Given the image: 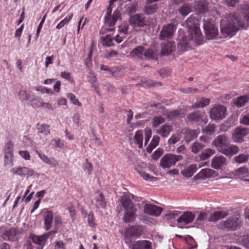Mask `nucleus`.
<instances>
[{
  "mask_svg": "<svg viewBox=\"0 0 249 249\" xmlns=\"http://www.w3.org/2000/svg\"><path fill=\"white\" fill-rule=\"evenodd\" d=\"M183 26L188 29L187 35L182 37L178 43V47L181 51H185L189 47L191 43L198 45L203 41V36L199 29L197 19L193 16H190Z\"/></svg>",
  "mask_w": 249,
  "mask_h": 249,
  "instance_id": "obj_1",
  "label": "nucleus"
},
{
  "mask_svg": "<svg viewBox=\"0 0 249 249\" xmlns=\"http://www.w3.org/2000/svg\"><path fill=\"white\" fill-rule=\"evenodd\" d=\"M239 15L234 13L226 16L220 21L221 34L225 37L232 36L242 28Z\"/></svg>",
  "mask_w": 249,
  "mask_h": 249,
  "instance_id": "obj_2",
  "label": "nucleus"
},
{
  "mask_svg": "<svg viewBox=\"0 0 249 249\" xmlns=\"http://www.w3.org/2000/svg\"><path fill=\"white\" fill-rule=\"evenodd\" d=\"M212 145L214 146L219 152L227 156H232L238 153L239 151L238 147L230 143L228 137L224 134L220 135L214 138Z\"/></svg>",
  "mask_w": 249,
  "mask_h": 249,
  "instance_id": "obj_3",
  "label": "nucleus"
},
{
  "mask_svg": "<svg viewBox=\"0 0 249 249\" xmlns=\"http://www.w3.org/2000/svg\"><path fill=\"white\" fill-rule=\"evenodd\" d=\"M121 203L124 213L123 219L125 223L134 221L137 217V208L130 198L127 196H123L121 199Z\"/></svg>",
  "mask_w": 249,
  "mask_h": 249,
  "instance_id": "obj_4",
  "label": "nucleus"
},
{
  "mask_svg": "<svg viewBox=\"0 0 249 249\" xmlns=\"http://www.w3.org/2000/svg\"><path fill=\"white\" fill-rule=\"evenodd\" d=\"M130 55L132 57L140 59H156V54L151 49H145L142 46H139L132 50Z\"/></svg>",
  "mask_w": 249,
  "mask_h": 249,
  "instance_id": "obj_5",
  "label": "nucleus"
},
{
  "mask_svg": "<svg viewBox=\"0 0 249 249\" xmlns=\"http://www.w3.org/2000/svg\"><path fill=\"white\" fill-rule=\"evenodd\" d=\"M182 157L173 154H167L162 157L160 160V166L163 169L170 168L175 165L177 162L181 160Z\"/></svg>",
  "mask_w": 249,
  "mask_h": 249,
  "instance_id": "obj_6",
  "label": "nucleus"
},
{
  "mask_svg": "<svg viewBox=\"0 0 249 249\" xmlns=\"http://www.w3.org/2000/svg\"><path fill=\"white\" fill-rule=\"evenodd\" d=\"M203 21L206 38L209 40L216 39L218 35V29L210 20L203 19Z\"/></svg>",
  "mask_w": 249,
  "mask_h": 249,
  "instance_id": "obj_7",
  "label": "nucleus"
},
{
  "mask_svg": "<svg viewBox=\"0 0 249 249\" xmlns=\"http://www.w3.org/2000/svg\"><path fill=\"white\" fill-rule=\"evenodd\" d=\"M226 115V107L220 105L214 106L210 110V118L214 121L221 120L224 118Z\"/></svg>",
  "mask_w": 249,
  "mask_h": 249,
  "instance_id": "obj_8",
  "label": "nucleus"
},
{
  "mask_svg": "<svg viewBox=\"0 0 249 249\" xmlns=\"http://www.w3.org/2000/svg\"><path fill=\"white\" fill-rule=\"evenodd\" d=\"M10 172L13 175L19 176L21 178H29L34 175L33 170L23 166H18L13 168Z\"/></svg>",
  "mask_w": 249,
  "mask_h": 249,
  "instance_id": "obj_9",
  "label": "nucleus"
},
{
  "mask_svg": "<svg viewBox=\"0 0 249 249\" xmlns=\"http://www.w3.org/2000/svg\"><path fill=\"white\" fill-rule=\"evenodd\" d=\"M176 29V27L175 25L172 23H170L164 25L159 35V38L161 40H166L171 38Z\"/></svg>",
  "mask_w": 249,
  "mask_h": 249,
  "instance_id": "obj_10",
  "label": "nucleus"
},
{
  "mask_svg": "<svg viewBox=\"0 0 249 249\" xmlns=\"http://www.w3.org/2000/svg\"><path fill=\"white\" fill-rule=\"evenodd\" d=\"M228 163V159L222 155L216 156L213 158L211 166L215 170H220Z\"/></svg>",
  "mask_w": 249,
  "mask_h": 249,
  "instance_id": "obj_11",
  "label": "nucleus"
},
{
  "mask_svg": "<svg viewBox=\"0 0 249 249\" xmlns=\"http://www.w3.org/2000/svg\"><path fill=\"white\" fill-rule=\"evenodd\" d=\"M249 133V129L248 128H236L232 135V138L234 142H240L243 141V138L246 136Z\"/></svg>",
  "mask_w": 249,
  "mask_h": 249,
  "instance_id": "obj_12",
  "label": "nucleus"
},
{
  "mask_svg": "<svg viewBox=\"0 0 249 249\" xmlns=\"http://www.w3.org/2000/svg\"><path fill=\"white\" fill-rule=\"evenodd\" d=\"M129 23L133 27H143L147 24V21L143 15L135 14L129 18Z\"/></svg>",
  "mask_w": 249,
  "mask_h": 249,
  "instance_id": "obj_13",
  "label": "nucleus"
},
{
  "mask_svg": "<svg viewBox=\"0 0 249 249\" xmlns=\"http://www.w3.org/2000/svg\"><path fill=\"white\" fill-rule=\"evenodd\" d=\"M144 213L148 215L158 216L162 211V209L154 205L145 204L143 206Z\"/></svg>",
  "mask_w": 249,
  "mask_h": 249,
  "instance_id": "obj_14",
  "label": "nucleus"
},
{
  "mask_svg": "<svg viewBox=\"0 0 249 249\" xmlns=\"http://www.w3.org/2000/svg\"><path fill=\"white\" fill-rule=\"evenodd\" d=\"M240 224V221L236 217H231L223 223L224 228L231 230H236Z\"/></svg>",
  "mask_w": 249,
  "mask_h": 249,
  "instance_id": "obj_15",
  "label": "nucleus"
},
{
  "mask_svg": "<svg viewBox=\"0 0 249 249\" xmlns=\"http://www.w3.org/2000/svg\"><path fill=\"white\" fill-rule=\"evenodd\" d=\"M243 15H239L240 24L243 29L246 28L249 26V6L246 5L242 8Z\"/></svg>",
  "mask_w": 249,
  "mask_h": 249,
  "instance_id": "obj_16",
  "label": "nucleus"
},
{
  "mask_svg": "<svg viewBox=\"0 0 249 249\" xmlns=\"http://www.w3.org/2000/svg\"><path fill=\"white\" fill-rule=\"evenodd\" d=\"M215 172L210 168H206L201 170L194 177V178H207L215 177Z\"/></svg>",
  "mask_w": 249,
  "mask_h": 249,
  "instance_id": "obj_17",
  "label": "nucleus"
},
{
  "mask_svg": "<svg viewBox=\"0 0 249 249\" xmlns=\"http://www.w3.org/2000/svg\"><path fill=\"white\" fill-rule=\"evenodd\" d=\"M195 217V215L191 212H186L180 215L177 219L178 223H184L186 224L191 223Z\"/></svg>",
  "mask_w": 249,
  "mask_h": 249,
  "instance_id": "obj_18",
  "label": "nucleus"
},
{
  "mask_svg": "<svg viewBox=\"0 0 249 249\" xmlns=\"http://www.w3.org/2000/svg\"><path fill=\"white\" fill-rule=\"evenodd\" d=\"M194 7L196 14H203L207 11L208 3L205 0H201L196 2Z\"/></svg>",
  "mask_w": 249,
  "mask_h": 249,
  "instance_id": "obj_19",
  "label": "nucleus"
},
{
  "mask_svg": "<svg viewBox=\"0 0 249 249\" xmlns=\"http://www.w3.org/2000/svg\"><path fill=\"white\" fill-rule=\"evenodd\" d=\"M161 54L168 55L175 50V46L171 42H167L161 45Z\"/></svg>",
  "mask_w": 249,
  "mask_h": 249,
  "instance_id": "obj_20",
  "label": "nucleus"
},
{
  "mask_svg": "<svg viewBox=\"0 0 249 249\" xmlns=\"http://www.w3.org/2000/svg\"><path fill=\"white\" fill-rule=\"evenodd\" d=\"M173 127L168 124H164L161 126L157 130V133L162 137H167L172 131Z\"/></svg>",
  "mask_w": 249,
  "mask_h": 249,
  "instance_id": "obj_21",
  "label": "nucleus"
},
{
  "mask_svg": "<svg viewBox=\"0 0 249 249\" xmlns=\"http://www.w3.org/2000/svg\"><path fill=\"white\" fill-rule=\"evenodd\" d=\"M107 201L103 193H99L95 199V206L98 209H105L107 206Z\"/></svg>",
  "mask_w": 249,
  "mask_h": 249,
  "instance_id": "obj_22",
  "label": "nucleus"
},
{
  "mask_svg": "<svg viewBox=\"0 0 249 249\" xmlns=\"http://www.w3.org/2000/svg\"><path fill=\"white\" fill-rule=\"evenodd\" d=\"M202 119V116L199 111H195L189 114L186 121L188 122L196 123Z\"/></svg>",
  "mask_w": 249,
  "mask_h": 249,
  "instance_id": "obj_23",
  "label": "nucleus"
},
{
  "mask_svg": "<svg viewBox=\"0 0 249 249\" xmlns=\"http://www.w3.org/2000/svg\"><path fill=\"white\" fill-rule=\"evenodd\" d=\"M228 215L227 212L222 211H217L212 213L208 218V221L210 222H215L220 219L223 218Z\"/></svg>",
  "mask_w": 249,
  "mask_h": 249,
  "instance_id": "obj_24",
  "label": "nucleus"
},
{
  "mask_svg": "<svg viewBox=\"0 0 249 249\" xmlns=\"http://www.w3.org/2000/svg\"><path fill=\"white\" fill-rule=\"evenodd\" d=\"M183 133L184 139L187 142H189L197 136V133L195 130L185 129Z\"/></svg>",
  "mask_w": 249,
  "mask_h": 249,
  "instance_id": "obj_25",
  "label": "nucleus"
},
{
  "mask_svg": "<svg viewBox=\"0 0 249 249\" xmlns=\"http://www.w3.org/2000/svg\"><path fill=\"white\" fill-rule=\"evenodd\" d=\"M17 231L15 228H11L5 231L2 235V238L5 240H14Z\"/></svg>",
  "mask_w": 249,
  "mask_h": 249,
  "instance_id": "obj_26",
  "label": "nucleus"
},
{
  "mask_svg": "<svg viewBox=\"0 0 249 249\" xmlns=\"http://www.w3.org/2000/svg\"><path fill=\"white\" fill-rule=\"evenodd\" d=\"M197 166L196 164H192L184 169L181 172V174L185 177H191L196 171Z\"/></svg>",
  "mask_w": 249,
  "mask_h": 249,
  "instance_id": "obj_27",
  "label": "nucleus"
},
{
  "mask_svg": "<svg viewBox=\"0 0 249 249\" xmlns=\"http://www.w3.org/2000/svg\"><path fill=\"white\" fill-rule=\"evenodd\" d=\"M53 219V213L51 211H47L44 215V224L47 230L51 228Z\"/></svg>",
  "mask_w": 249,
  "mask_h": 249,
  "instance_id": "obj_28",
  "label": "nucleus"
},
{
  "mask_svg": "<svg viewBox=\"0 0 249 249\" xmlns=\"http://www.w3.org/2000/svg\"><path fill=\"white\" fill-rule=\"evenodd\" d=\"M121 15L118 11H115L113 13V16H111L109 19H105V23L111 27L115 25L117 19L120 17Z\"/></svg>",
  "mask_w": 249,
  "mask_h": 249,
  "instance_id": "obj_29",
  "label": "nucleus"
},
{
  "mask_svg": "<svg viewBox=\"0 0 249 249\" xmlns=\"http://www.w3.org/2000/svg\"><path fill=\"white\" fill-rule=\"evenodd\" d=\"M121 15L118 11H115L113 13V16H111L109 19H105V23L111 27L115 25L117 19L120 17Z\"/></svg>",
  "mask_w": 249,
  "mask_h": 249,
  "instance_id": "obj_30",
  "label": "nucleus"
},
{
  "mask_svg": "<svg viewBox=\"0 0 249 249\" xmlns=\"http://www.w3.org/2000/svg\"><path fill=\"white\" fill-rule=\"evenodd\" d=\"M249 160V154L248 153L240 154L233 158L234 161L238 163H243Z\"/></svg>",
  "mask_w": 249,
  "mask_h": 249,
  "instance_id": "obj_31",
  "label": "nucleus"
},
{
  "mask_svg": "<svg viewBox=\"0 0 249 249\" xmlns=\"http://www.w3.org/2000/svg\"><path fill=\"white\" fill-rule=\"evenodd\" d=\"M166 115L169 121H173L184 117L183 113H180L176 110L167 113Z\"/></svg>",
  "mask_w": 249,
  "mask_h": 249,
  "instance_id": "obj_32",
  "label": "nucleus"
},
{
  "mask_svg": "<svg viewBox=\"0 0 249 249\" xmlns=\"http://www.w3.org/2000/svg\"><path fill=\"white\" fill-rule=\"evenodd\" d=\"M210 99L208 98H202L192 106V107L195 108H201L208 106L210 103Z\"/></svg>",
  "mask_w": 249,
  "mask_h": 249,
  "instance_id": "obj_33",
  "label": "nucleus"
},
{
  "mask_svg": "<svg viewBox=\"0 0 249 249\" xmlns=\"http://www.w3.org/2000/svg\"><path fill=\"white\" fill-rule=\"evenodd\" d=\"M215 153V150L211 148L205 149L200 155V159L204 160L209 159Z\"/></svg>",
  "mask_w": 249,
  "mask_h": 249,
  "instance_id": "obj_34",
  "label": "nucleus"
},
{
  "mask_svg": "<svg viewBox=\"0 0 249 249\" xmlns=\"http://www.w3.org/2000/svg\"><path fill=\"white\" fill-rule=\"evenodd\" d=\"M160 138L158 136H154L149 144L146 148V150L148 153H151L153 149L155 148L159 144Z\"/></svg>",
  "mask_w": 249,
  "mask_h": 249,
  "instance_id": "obj_35",
  "label": "nucleus"
},
{
  "mask_svg": "<svg viewBox=\"0 0 249 249\" xmlns=\"http://www.w3.org/2000/svg\"><path fill=\"white\" fill-rule=\"evenodd\" d=\"M234 175L239 178H242L249 176L248 169L245 167H240L235 171Z\"/></svg>",
  "mask_w": 249,
  "mask_h": 249,
  "instance_id": "obj_36",
  "label": "nucleus"
},
{
  "mask_svg": "<svg viewBox=\"0 0 249 249\" xmlns=\"http://www.w3.org/2000/svg\"><path fill=\"white\" fill-rule=\"evenodd\" d=\"M178 11L182 16H186L191 11V6L188 4H184L178 9Z\"/></svg>",
  "mask_w": 249,
  "mask_h": 249,
  "instance_id": "obj_37",
  "label": "nucleus"
},
{
  "mask_svg": "<svg viewBox=\"0 0 249 249\" xmlns=\"http://www.w3.org/2000/svg\"><path fill=\"white\" fill-rule=\"evenodd\" d=\"M249 100V98L248 96H240L237 98L234 103L236 106L239 107L244 106Z\"/></svg>",
  "mask_w": 249,
  "mask_h": 249,
  "instance_id": "obj_38",
  "label": "nucleus"
},
{
  "mask_svg": "<svg viewBox=\"0 0 249 249\" xmlns=\"http://www.w3.org/2000/svg\"><path fill=\"white\" fill-rule=\"evenodd\" d=\"M143 231V227L140 226H134L131 228V233L134 236L139 237L142 234Z\"/></svg>",
  "mask_w": 249,
  "mask_h": 249,
  "instance_id": "obj_39",
  "label": "nucleus"
},
{
  "mask_svg": "<svg viewBox=\"0 0 249 249\" xmlns=\"http://www.w3.org/2000/svg\"><path fill=\"white\" fill-rule=\"evenodd\" d=\"M37 130L39 133L44 135H48L50 133L49 125L45 124H38Z\"/></svg>",
  "mask_w": 249,
  "mask_h": 249,
  "instance_id": "obj_40",
  "label": "nucleus"
},
{
  "mask_svg": "<svg viewBox=\"0 0 249 249\" xmlns=\"http://www.w3.org/2000/svg\"><path fill=\"white\" fill-rule=\"evenodd\" d=\"M204 147V146L202 144L198 142H195L192 144L191 149L193 153L196 154L202 150Z\"/></svg>",
  "mask_w": 249,
  "mask_h": 249,
  "instance_id": "obj_41",
  "label": "nucleus"
},
{
  "mask_svg": "<svg viewBox=\"0 0 249 249\" xmlns=\"http://www.w3.org/2000/svg\"><path fill=\"white\" fill-rule=\"evenodd\" d=\"M13 154L11 153H5L4 155V165L11 167L13 165Z\"/></svg>",
  "mask_w": 249,
  "mask_h": 249,
  "instance_id": "obj_42",
  "label": "nucleus"
},
{
  "mask_svg": "<svg viewBox=\"0 0 249 249\" xmlns=\"http://www.w3.org/2000/svg\"><path fill=\"white\" fill-rule=\"evenodd\" d=\"M101 39L104 46L109 47L113 45V38L109 35H107L106 37H101Z\"/></svg>",
  "mask_w": 249,
  "mask_h": 249,
  "instance_id": "obj_43",
  "label": "nucleus"
},
{
  "mask_svg": "<svg viewBox=\"0 0 249 249\" xmlns=\"http://www.w3.org/2000/svg\"><path fill=\"white\" fill-rule=\"evenodd\" d=\"M134 139L136 140V143L139 145V147L142 148V147L143 140L142 132L141 131H137L134 136Z\"/></svg>",
  "mask_w": 249,
  "mask_h": 249,
  "instance_id": "obj_44",
  "label": "nucleus"
},
{
  "mask_svg": "<svg viewBox=\"0 0 249 249\" xmlns=\"http://www.w3.org/2000/svg\"><path fill=\"white\" fill-rule=\"evenodd\" d=\"M159 85H160V83L154 82L153 81L151 80H142L141 81V83L137 84L136 85V86H142L144 87H149L150 86L156 87L158 86Z\"/></svg>",
  "mask_w": 249,
  "mask_h": 249,
  "instance_id": "obj_45",
  "label": "nucleus"
},
{
  "mask_svg": "<svg viewBox=\"0 0 249 249\" xmlns=\"http://www.w3.org/2000/svg\"><path fill=\"white\" fill-rule=\"evenodd\" d=\"M46 240L47 239L44 237V234L41 236H34L32 237L33 242L36 244L41 245L44 244Z\"/></svg>",
  "mask_w": 249,
  "mask_h": 249,
  "instance_id": "obj_46",
  "label": "nucleus"
},
{
  "mask_svg": "<svg viewBox=\"0 0 249 249\" xmlns=\"http://www.w3.org/2000/svg\"><path fill=\"white\" fill-rule=\"evenodd\" d=\"M137 170L140 176L145 180L154 181L158 179V178L151 176L142 171L139 170L138 169H137Z\"/></svg>",
  "mask_w": 249,
  "mask_h": 249,
  "instance_id": "obj_47",
  "label": "nucleus"
},
{
  "mask_svg": "<svg viewBox=\"0 0 249 249\" xmlns=\"http://www.w3.org/2000/svg\"><path fill=\"white\" fill-rule=\"evenodd\" d=\"M165 122V119L161 116L154 117L152 119L153 126L156 127Z\"/></svg>",
  "mask_w": 249,
  "mask_h": 249,
  "instance_id": "obj_48",
  "label": "nucleus"
},
{
  "mask_svg": "<svg viewBox=\"0 0 249 249\" xmlns=\"http://www.w3.org/2000/svg\"><path fill=\"white\" fill-rule=\"evenodd\" d=\"M73 16L72 14H71L70 15L67 16L63 20H62L57 25L56 28L59 29L63 27L65 24L68 23L71 20Z\"/></svg>",
  "mask_w": 249,
  "mask_h": 249,
  "instance_id": "obj_49",
  "label": "nucleus"
},
{
  "mask_svg": "<svg viewBox=\"0 0 249 249\" xmlns=\"http://www.w3.org/2000/svg\"><path fill=\"white\" fill-rule=\"evenodd\" d=\"M215 125L213 124H209L203 129L204 132L211 135L215 132Z\"/></svg>",
  "mask_w": 249,
  "mask_h": 249,
  "instance_id": "obj_50",
  "label": "nucleus"
},
{
  "mask_svg": "<svg viewBox=\"0 0 249 249\" xmlns=\"http://www.w3.org/2000/svg\"><path fill=\"white\" fill-rule=\"evenodd\" d=\"M157 9V7L155 4L146 6L144 8L145 12L148 15L154 13Z\"/></svg>",
  "mask_w": 249,
  "mask_h": 249,
  "instance_id": "obj_51",
  "label": "nucleus"
},
{
  "mask_svg": "<svg viewBox=\"0 0 249 249\" xmlns=\"http://www.w3.org/2000/svg\"><path fill=\"white\" fill-rule=\"evenodd\" d=\"M139 243L142 249H152V243L148 240H140Z\"/></svg>",
  "mask_w": 249,
  "mask_h": 249,
  "instance_id": "obj_52",
  "label": "nucleus"
},
{
  "mask_svg": "<svg viewBox=\"0 0 249 249\" xmlns=\"http://www.w3.org/2000/svg\"><path fill=\"white\" fill-rule=\"evenodd\" d=\"M50 145L52 147L55 148H62L63 146V144L60 142L59 139H55L51 141Z\"/></svg>",
  "mask_w": 249,
  "mask_h": 249,
  "instance_id": "obj_53",
  "label": "nucleus"
},
{
  "mask_svg": "<svg viewBox=\"0 0 249 249\" xmlns=\"http://www.w3.org/2000/svg\"><path fill=\"white\" fill-rule=\"evenodd\" d=\"M180 137L179 135H172L171 137L169 139L168 142L170 145H172L176 143L179 141Z\"/></svg>",
  "mask_w": 249,
  "mask_h": 249,
  "instance_id": "obj_54",
  "label": "nucleus"
},
{
  "mask_svg": "<svg viewBox=\"0 0 249 249\" xmlns=\"http://www.w3.org/2000/svg\"><path fill=\"white\" fill-rule=\"evenodd\" d=\"M88 222L89 225L91 227H94L95 226V223L94 222V215L92 212H90V213L88 214Z\"/></svg>",
  "mask_w": 249,
  "mask_h": 249,
  "instance_id": "obj_55",
  "label": "nucleus"
},
{
  "mask_svg": "<svg viewBox=\"0 0 249 249\" xmlns=\"http://www.w3.org/2000/svg\"><path fill=\"white\" fill-rule=\"evenodd\" d=\"M67 97L74 105H77L79 107H80L82 105L81 103L76 98V96L74 94L71 93H69Z\"/></svg>",
  "mask_w": 249,
  "mask_h": 249,
  "instance_id": "obj_56",
  "label": "nucleus"
},
{
  "mask_svg": "<svg viewBox=\"0 0 249 249\" xmlns=\"http://www.w3.org/2000/svg\"><path fill=\"white\" fill-rule=\"evenodd\" d=\"M14 149V143L10 141L8 142L5 147V153L13 154Z\"/></svg>",
  "mask_w": 249,
  "mask_h": 249,
  "instance_id": "obj_57",
  "label": "nucleus"
},
{
  "mask_svg": "<svg viewBox=\"0 0 249 249\" xmlns=\"http://www.w3.org/2000/svg\"><path fill=\"white\" fill-rule=\"evenodd\" d=\"M86 161L87 162L84 165V171L88 175H89L92 170V166L91 163L88 161V159L86 160Z\"/></svg>",
  "mask_w": 249,
  "mask_h": 249,
  "instance_id": "obj_58",
  "label": "nucleus"
},
{
  "mask_svg": "<svg viewBox=\"0 0 249 249\" xmlns=\"http://www.w3.org/2000/svg\"><path fill=\"white\" fill-rule=\"evenodd\" d=\"M151 134L152 132L151 129L148 128H146L145 129V145H146L147 144L148 142L149 141L150 138L151 137Z\"/></svg>",
  "mask_w": 249,
  "mask_h": 249,
  "instance_id": "obj_59",
  "label": "nucleus"
},
{
  "mask_svg": "<svg viewBox=\"0 0 249 249\" xmlns=\"http://www.w3.org/2000/svg\"><path fill=\"white\" fill-rule=\"evenodd\" d=\"M163 151L162 149L159 148L152 155V158L155 160H157L163 154Z\"/></svg>",
  "mask_w": 249,
  "mask_h": 249,
  "instance_id": "obj_60",
  "label": "nucleus"
},
{
  "mask_svg": "<svg viewBox=\"0 0 249 249\" xmlns=\"http://www.w3.org/2000/svg\"><path fill=\"white\" fill-rule=\"evenodd\" d=\"M43 102V101L41 98L37 97L33 102V106L35 107H42Z\"/></svg>",
  "mask_w": 249,
  "mask_h": 249,
  "instance_id": "obj_61",
  "label": "nucleus"
},
{
  "mask_svg": "<svg viewBox=\"0 0 249 249\" xmlns=\"http://www.w3.org/2000/svg\"><path fill=\"white\" fill-rule=\"evenodd\" d=\"M240 123L243 124L249 125V114L244 115L240 119Z\"/></svg>",
  "mask_w": 249,
  "mask_h": 249,
  "instance_id": "obj_62",
  "label": "nucleus"
},
{
  "mask_svg": "<svg viewBox=\"0 0 249 249\" xmlns=\"http://www.w3.org/2000/svg\"><path fill=\"white\" fill-rule=\"evenodd\" d=\"M242 241L244 246L249 249V235H246L242 237Z\"/></svg>",
  "mask_w": 249,
  "mask_h": 249,
  "instance_id": "obj_63",
  "label": "nucleus"
},
{
  "mask_svg": "<svg viewBox=\"0 0 249 249\" xmlns=\"http://www.w3.org/2000/svg\"><path fill=\"white\" fill-rule=\"evenodd\" d=\"M55 249H65V244L62 241H56L55 244Z\"/></svg>",
  "mask_w": 249,
  "mask_h": 249,
  "instance_id": "obj_64",
  "label": "nucleus"
}]
</instances>
